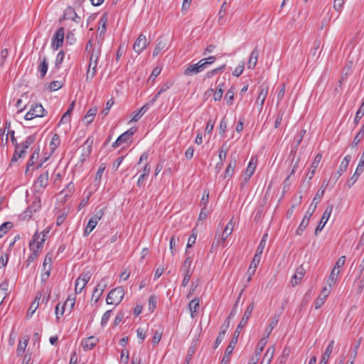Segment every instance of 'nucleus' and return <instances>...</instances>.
Instances as JSON below:
<instances>
[{
  "instance_id": "nucleus-34",
  "label": "nucleus",
  "mask_w": 364,
  "mask_h": 364,
  "mask_svg": "<svg viewBox=\"0 0 364 364\" xmlns=\"http://www.w3.org/2000/svg\"><path fill=\"white\" fill-rule=\"evenodd\" d=\"M166 46V43L162 38L157 39V43L153 50V57L157 56Z\"/></svg>"
},
{
  "instance_id": "nucleus-51",
  "label": "nucleus",
  "mask_w": 364,
  "mask_h": 364,
  "mask_svg": "<svg viewBox=\"0 0 364 364\" xmlns=\"http://www.w3.org/2000/svg\"><path fill=\"white\" fill-rule=\"evenodd\" d=\"M284 113L285 110L283 109H280L278 110L274 122V128L277 129L281 125Z\"/></svg>"
},
{
  "instance_id": "nucleus-54",
  "label": "nucleus",
  "mask_w": 364,
  "mask_h": 364,
  "mask_svg": "<svg viewBox=\"0 0 364 364\" xmlns=\"http://www.w3.org/2000/svg\"><path fill=\"white\" fill-rule=\"evenodd\" d=\"M364 115V103L363 102L360 108L356 112L355 118H354V123L355 124H358L360 119Z\"/></svg>"
},
{
  "instance_id": "nucleus-32",
  "label": "nucleus",
  "mask_w": 364,
  "mask_h": 364,
  "mask_svg": "<svg viewBox=\"0 0 364 364\" xmlns=\"http://www.w3.org/2000/svg\"><path fill=\"white\" fill-rule=\"evenodd\" d=\"M261 258L258 257L257 256H254L250 267L247 269V274H250V276H254L257 267L259 265L260 262Z\"/></svg>"
},
{
  "instance_id": "nucleus-5",
  "label": "nucleus",
  "mask_w": 364,
  "mask_h": 364,
  "mask_svg": "<svg viewBox=\"0 0 364 364\" xmlns=\"http://www.w3.org/2000/svg\"><path fill=\"white\" fill-rule=\"evenodd\" d=\"M234 226H235V222L233 221V218H232L229 220V222L226 225L222 235H218V237L215 236V240L213 243V246L214 245H219L222 242H225V240L232 234Z\"/></svg>"
},
{
  "instance_id": "nucleus-36",
  "label": "nucleus",
  "mask_w": 364,
  "mask_h": 364,
  "mask_svg": "<svg viewBox=\"0 0 364 364\" xmlns=\"http://www.w3.org/2000/svg\"><path fill=\"white\" fill-rule=\"evenodd\" d=\"M60 139L58 134H54L49 144L50 154H53L57 147L60 145Z\"/></svg>"
},
{
  "instance_id": "nucleus-31",
  "label": "nucleus",
  "mask_w": 364,
  "mask_h": 364,
  "mask_svg": "<svg viewBox=\"0 0 364 364\" xmlns=\"http://www.w3.org/2000/svg\"><path fill=\"white\" fill-rule=\"evenodd\" d=\"M304 272L302 267L297 268L294 275L291 279V284L293 287L298 284L304 277Z\"/></svg>"
},
{
  "instance_id": "nucleus-37",
  "label": "nucleus",
  "mask_w": 364,
  "mask_h": 364,
  "mask_svg": "<svg viewBox=\"0 0 364 364\" xmlns=\"http://www.w3.org/2000/svg\"><path fill=\"white\" fill-rule=\"evenodd\" d=\"M340 270L332 269L327 281V284L330 287V288H331L336 284L338 278Z\"/></svg>"
},
{
  "instance_id": "nucleus-59",
  "label": "nucleus",
  "mask_w": 364,
  "mask_h": 364,
  "mask_svg": "<svg viewBox=\"0 0 364 364\" xmlns=\"http://www.w3.org/2000/svg\"><path fill=\"white\" fill-rule=\"evenodd\" d=\"M319 47H320V41H315L314 43V47L310 50V54L313 57L317 56V58H318L319 54L321 53V52H318Z\"/></svg>"
},
{
  "instance_id": "nucleus-60",
  "label": "nucleus",
  "mask_w": 364,
  "mask_h": 364,
  "mask_svg": "<svg viewBox=\"0 0 364 364\" xmlns=\"http://www.w3.org/2000/svg\"><path fill=\"white\" fill-rule=\"evenodd\" d=\"M52 261H53V253L48 252L46 255V257L44 258V261L43 263V267H48V266H50L52 268Z\"/></svg>"
},
{
  "instance_id": "nucleus-9",
  "label": "nucleus",
  "mask_w": 364,
  "mask_h": 364,
  "mask_svg": "<svg viewBox=\"0 0 364 364\" xmlns=\"http://www.w3.org/2000/svg\"><path fill=\"white\" fill-rule=\"evenodd\" d=\"M48 171H46L38 176L33 185L36 192L41 193L43 191L48 183Z\"/></svg>"
},
{
  "instance_id": "nucleus-18",
  "label": "nucleus",
  "mask_w": 364,
  "mask_h": 364,
  "mask_svg": "<svg viewBox=\"0 0 364 364\" xmlns=\"http://www.w3.org/2000/svg\"><path fill=\"white\" fill-rule=\"evenodd\" d=\"M98 341V338L92 336L82 339L81 341V346L84 350H90L96 346Z\"/></svg>"
},
{
  "instance_id": "nucleus-40",
  "label": "nucleus",
  "mask_w": 364,
  "mask_h": 364,
  "mask_svg": "<svg viewBox=\"0 0 364 364\" xmlns=\"http://www.w3.org/2000/svg\"><path fill=\"white\" fill-rule=\"evenodd\" d=\"M198 67L196 64H189L183 72V74L186 76H192L193 75L199 73Z\"/></svg>"
},
{
  "instance_id": "nucleus-44",
  "label": "nucleus",
  "mask_w": 364,
  "mask_h": 364,
  "mask_svg": "<svg viewBox=\"0 0 364 364\" xmlns=\"http://www.w3.org/2000/svg\"><path fill=\"white\" fill-rule=\"evenodd\" d=\"M48 68V63L47 62L46 58L44 57L43 61L40 63L38 66V71L40 73L41 77L43 78L45 77Z\"/></svg>"
},
{
  "instance_id": "nucleus-57",
  "label": "nucleus",
  "mask_w": 364,
  "mask_h": 364,
  "mask_svg": "<svg viewBox=\"0 0 364 364\" xmlns=\"http://www.w3.org/2000/svg\"><path fill=\"white\" fill-rule=\"evenodd\" d=\"M228 9V5H227V3L226 2H224L221 7H220V9L219 11V13H218V22L222 24L223 22H222V19L224 18V16H225V14H226V10Z\"/></svg>"
},
{
  "instance_id": "nucleus-55",
  "label": "nucleus",
  "mask_w": 364,
  "mask_h": 364,
  "mask_svg": "<svg viewBox=\"0 0 364 364\" xmlns=\"http://www.w3.org/2000/svg\"><path fill=\"white\" fill-rule=\"evenodd\" d=\"M97 223H95V222L92 220H89L88 223L85 228V232H84V236H87L90 235V233L94 230V228L96 227Z\"/></svg>"
},
{
  "instance_id": "nucleus-24",
  "label": "nucleus",
  "mask_w": 364,
  "mask_h": 364,
  "mask_svg": "<svg viewBox=\"0 0 364 364\" xmlns=\"http://www.w3.org/2000/svg\"><path fill=\"white\" fill-rule=\"evenodd\" d=\"M173 85V81H167L165 82L157 92V93L154 96V97L150 100L151 105H154V103L158 100L159 97L166 91H167Z\"/></svg>"
},
{
  "instance_id": "nucleus-2",
  "label": "nucleus",
  "mask_w": 364,
  "mask_h": 364,
  "mask_svg": "<svg viewBox=\"0 0 364 364\" xmlns=\"http://www.w3.org/2000/svg\"><path fill=\"white\" fill-rule=\"evenodd\" d=\"M101 42H98L97 49H93L92 53L90 57V63L88 65L87 70L86 73V81L91 80L96 74L97 66L98 64V59L101 54Z\"/></svg>"
},
{
  "instance_id": "nucleus-61",
  "label": "nucleus",
  "mask_w": 364,
  "mask_h": 364,
  "mask_svg": "<svg viewBox=\"0 0 364 364\" xmlns=\"http://www.w3.org/2000/svg\"><path fill=\"white\" fill-rule=\"evenodd\" d=\"M227 152H228V147L226 146V144L225 143L221 146L220 152H219V155H218L219 159L220 161L225 160L226 156H227Z\"/></svg>"
},
{
  "instance_id": "nucleus-1",
  "label": "nucleus",
  "mask_w": 364,
  "mask_h": 364,
  "mask_svg": "<svg viewBox=\"0 0 364 364\" xmlns=\"http://www.w3.org/2000/svg\"><path fill=\"white\" fill-rule=\"evenodd\" d=\"M254 302H251L247 307L246 310L245 311V313L243 314L242 318L240 320V322L239 323L235 331L234 332V334L232 336V338L229 343L228 346H227L224 355L221 360L220 364H228L230 362V355L237 343L238 337L240 333V331L245 326L247 323L248 322V320L250 319L251 314L252 313V311L254 309Z\"/></svg>"
},
{
  "instance_id": "nucleus-48",
  "label": "nucleus",
  "mask_w": 364,
  "mask_h": 364,
  "mask_svg": "<svg viewBox=\"0 0 364 364\" xmlns=\"http://www.w3.org/2000/svg\"><path fill=\"white\" fill-rule=\"evenodd\" d=\"M14 225L11 222H5L0 225V238H1L6 232H8Z\"/></svg>"
},
{
  "instance_id": "nucleus-12",
  "label": "nucleus",
  "mask_w": 364,
  "mask_h": 364,
  "mask_svg": "<svg viewBox=\"0 0 364 364\" xmlns=\"http://www.w3.org/2000/svg\"><path fill=\"white\" fill-rule=\"evenodd\" d=\"M332 210H333V205H328L326 207L325 211L323 212L322 217H321L317 227L316 228V230H315L316 235H317L318 233L320 232L324 228L325 225L326 224L327 221L328 220V219L330 218Z\"/></svg>"
},
{
  "instance_id": "nucleus-53",
  "label": "nucleus",
  "mask_w": 364,
  "mask_h": 364,
  "mask_svg": "<svg viewBox=\"0 0 364 364\" xmlns=\"http://www.w3.org/2000/svg\"><path fill=\"white\" fill-rule=\"evenodd\" d=\"M225 65H222L221 66L215 68V69H213L210 71H208L205 75V78H211L212 77H213L215 75H216L219 72H222L223 71V70L225 69Z\"/></svg>"
},
{
  "instance_id": "nucleus-62",
  "label": "nucleus",
  "mask_w": 364,
  "mask_h": 364,
  "mask_svg": "<svg viewBox=\"0 0 364 364\" xmlns=\"http://www.w3.org/2000/svg\"><path fill=\"white\" fill-rule=\"evenodd\" d=\"M51 271V267L48 266V267H43V272L41 273V282H46L50 276Z\"/></svg>"
},
{
  "instance_id": "nucleus-15",
  "label": "nucleus",
  "mask_w": 364,
  "mask_h": 364,
  "mask_svg": "<svg viewBox=\"0 0 364 364\" xmlns=\"http://www.w3.org/2000/svg\"><path fill=\"white\" fill-rule=\"evenodd\" d=\"M46 238L45 235L40 238V234L36 231L33 235L32 240L29 242V248L30 250H40L43 248V244L45 242Z\"/></svg>"
},
{
  "instance_id": "nucleus-64",
  "label": "nucleus",
  "mask_w": 364,
  "mask_h": 364,
  "mask_svg": "<svg viewBox=\"0 0 364 364\" xmlns=\"http://www.w3.org/2000/svg\"><path fill=\"white\" fill-rule=\"evenodd\" d=\"M111 314H112V310H107L104 313V314L102 315V319H101L102 327H105L107 325V323L111 316Z\"/></svg>"
},
{
  "instance_id": "nucleus-46",
  "label": "nucleus",
  "mask_w": 364,
  "mask_h": 364,
  "mask_svg": "<svg viewBox=\"0 0 364 364\" xmlns=\"http://www.w3.org/2000/svg\"><path fill=\"white\" fill-rule=\"evenodd\" d=\"M36 139V136L35 134L28 136L24 141L19 144L20 147L26 150L35 141Z\"/></svg>"
},
{
  "instance_id": "nucleus-30",
  "label": "nucleus",
  "mask_w": 364,
  "mask_h": 364,
  "mask_svg": "<svg viewBox=\"0 0 364 364\" xmlns=\"http://www.w3.org/2000/svg\"><path fill=\"white\" fill-rule=\"evenodd\" d=\"M151 102L146 103L139 110L135 113V114L133 116L130 122H137L143 115L149 109V108L151 106Z\"/></svg>"
},
{
  "instance_id": "nucleus-8",
  "label": "nucleus",
  "mask_w": 364,
  "mask_h": 364,
  "mask_svg": "<svg viewBox=\"0 0 364 364\" xmlns=\"http://www.w3.org/2000/svg\"><path fill=\"white\" fill-rule=\"evenodd\" d=\"M91 277L90 272H82L75 281V291L76 294H80L84 289Z\"/></svg>"
},
{
  "instance_id": "nucleus-16",
  "label": "nucleus",
  "mask_w": 364,
  "mask_h": 364,
  "mask_svg": "<svg viewBox=\"0 0 364 364\" xmlns=\"http://www.w3.org/2000/svg\"><path fill=\"white\" fill-rule=\"evenodd\" d=\"M63 18L65 20H71L76 23L81 21V18L76 14L75 9L71 6H68L63 13Z\"/></svg>"
},
{
  "instance_id": "nucleus-25",
  "label": "nucleus",
  "mask_w": 364,
  "mask_h": 364,
  "mask_svg": "<svg viewBox=\"0 0 364 364\" xmlns=\"http://www.w3.org/2000/svg\"><path fill=\"white\" fill-rule=\"evenodd\" d=\"M237 164V160L235 158L231 159L229 164L228 165L226 170L224 173L223 178H231L235 172V168Z\"/></svg>"
},
{
  "instance_id": "nucleus-45",
  "label": "nucleus",
  "mask_w": 364,
  "mask_h": 364,
  "mask_svg": "<svg viewBox=\"0 0 364 364\" xmlns=\"http://www.w3.org/2000/svg\"><path fill=\"white\" fill-rule=\"evenodd\" d=\"M360 343H361V338L357 340L356 343L354 344V346L350 350V359L355 360Z\"/></svg>"
},
{
  "instance_id": "nucleus-7",
  "label": "nucleus",
  "mask_w": 364,
  "mask_h": 364,
  "mask_svg": "<svg viewBox=\"0 0 364 364\" xmlns=\"http://www.w3.org/2000/svg\"><path fill=\"white\" fill-rule=\"evenodd\" d=\"M192 267V259L191 257H187L184 260L183 264L181 268V271L183 273L184 277L182 281V286L186 287L190 281L191 274L193 272Z\"/></svg>"
},
{
  "instance_id": "nucleus-33",
  "label": "nucleus",
  "mask_w": 364,
  "mask_h": 364,
  "mask_svg": "<svg viewBox=\"0 0 364 364\" xmlns=\"http://www.w3.org/2000/svg\"><path fill=\"white\" fill-rule=\"evenodd\" d=\"M97 112V107L96 106L91 107L89 109V110L87 112L85 116L84 117V120L87 124H90L93 120Z\"/></svg>"
},
{
  "instance_id": "nucleus-13",
  "label": "nucleus",
  "mask_w": 364,
  "mask_h": 364,
  "mask_svg": "<svg viewBox=\"0 0 364 364\" xmlns=\"http://www.w3.org/2000/svg\"><path fill=\"white\" fill-rule=\"evenodd\" d=\"M149 44V42L147 41L146 36L141 33L133 45V50L139 55L146 48Z\"/></svg>"
},
{
  "instance_id": "nucleus-6",
  "label": "nucleus",
  "mask_w": 364,
  "mask_h": 364,
  "mask_svg": "<svg viewBox=\"0 0 364 364\" xmlns=\"http://www.w3.org/2000/svg\"><path fill=\"white\" fill-rule=\"evenodd\" d=\"M46 113V109L41 104L32 105L29 111L26 114L24 118L26 120H31L36 117H42Z\"/></svg>"
},
{
  "instance_id": "nucleus-10",
  "label": "nucleus",
  "mask_w": 364,
  "mask_h": 364,
  "mask_svg": "<svg viewBox=\"0 0 364 364\" xmlns=\"http://www.w3.org/2000/svg\"><path fill=\"white\" fill-rule=\"evenodd\" d=\"M64 36L65 33L64 28L63 27L58 28L57 31L55 32L52 38L51 43V47L54 50H58L60 47L63 46Z\"/></svg>"
},
{
  "instance_id": "nucleus-26",
  "label": "nucleus",
  "mask_w": 364,
  "mask_h": 364,
  "mask_svg": "<svg viewBox=\"0 0 364 364\" xmlns=\"http://www.w3.org/2000/svg\"><path fill=\"white\" fill-rule=\"evenodd\" d=\"M326 186H327V183H326V184L323 183L321 188L316 192V193L312 200V203L310 205L311 210H312V208L315 205L316 206L317 204L319 203L320 200L321 199V198L323 197V196L324 194Z\"/></svg>"
},
{
  "instance_id": "nucleus-28",
  "label": "nucleus",
  "mask_w": 364,
  "mask_h": 364,
  "mask_svg": "<svg viewBox=\"0 0 364 364\" xmlns=\"http://www.w3.org/2000/svg\"><path fill=\"white\" fill-rule=\"evenodd\" d=\"M26 150L20 147V144L15 146V150L11 163L16 162L20 158L24 157Z\"/></svg>"
},
{
  "instance_id": "nucleus-27",
  "label": "nucleus",
  "mask_w": 364,
  "mask_h": 364,
  "mask_svg": "<svg viewBox=\"0 0 364 364\" xmlns=\"http://www.w3.org/2000/svg\"><path fill=\"white\" fill-rule=\"evenodd\" d=\"M199 303V299L198 297H195L188 304V308L191 312V316L192 318H194L195 314L198 311L200 306Z\"/></svg>"
},
{
  "instance_id": "nucleus-39",
  "label": "nucleus",
  "mask_w": 364,
  "mask_h": 364,
  "mask_svg": "<svg viewBox=\"0 0 364 364\" xmlns=\"http://www.w3.org/2000/svg\"><path fill=\"white\" fill-rule=\"evenodd\" d=\"M333 348H334V341H331L322 356V358L323 359V363L325 362H328L331 355V353L333 352Z\"/></svg>"
},
{
  "instance_id": "nucleus-35",
  "label": "nucleus",
  "mask_w": 364,
  "mask_h": 364,
  "mask_svg": "<svg viewBox=\"0 0 364 364\" xmlns=\"http://www.w3.org/2000/svg\"><path fill=\"white\" fill-rule=\"evenodd\" d=\"M364 137V124L360 127L359 132L355 136L352 143L351 147L355 148L358 146V144L362 141Z\"/></svg>"
},
{
  "instance_id": "nucleus-23",
  "label": "nucleus",
  "mask_w": 364,
  "mask_h": 364,
  "mask_svg": "<svg viewBox=\"0 0 364 364\" xmlns=\"http://www.w3.org/2000/svg\"><path fill=\"white\" fill-rule=\"evenodd\" d=\"M280 315L279 314H274L272 318H271V321L269 323L267 328L264 331V337H267V338L269 337L270 334L272 333V330L277 325L279 320Z\"/></svg>"
},
{
  "instance_id": "nucleus-19",
  "label": "nucleus",
  "mask_w": 364,
  "mask_h": 364,
  "mask_svg": "<svg viewBox=\"0 0 364 364\" xmlns=\"http://www.w3.org/2000/svg\"><path fill=\"white\" fill-rule=\"evenodd\" d=\"M269 87L265 84H262L259 86V92L256 100L257 104H259L260 109L263 107L266 97L268 94Z\"/></svg>"
},
{
  "instance_id": "nucleus-38",
  "label": "nucleus",
  "mask_w": 364,
  "mask_h": 364,
  "mask_svg": "<svg viewBox=\"0 0 364 364\" xmlns=\"http://www.w3.org/2000/svg\"><path fill=\"white\" fill-rule=\"evenodd\" d=\"M197 342L196 341H193L191 346L188 348L187 354L186 355V364H189L196 350Z\"/></svg>"
},
{
  "instance_id": "nucleus-11",
  "label": "nucleus",
  "mask_w": 364,
  "mask_h": 364,
  "mask_svg": "<svg viewBox=\"0 0 364 364\" xmlns=\"http://www.w3.org/2000/svg\"><path fill=\"white\" fill-rule=\"evenodd\" d=\"M316 210V205L311 210V207L309 208L307 211L306 212L300 225H299L298 228L296 230V234L298 235H301L304 230L306 229V228L308 226L309 223L310 218L311 215H313L314 212Z\"/></svg>"
},
{
  "instance_id": "nucleus-56",
  "label": "nucleus",
  "mask_w": 364,
  "mask_h": 364,
  "mask_svg": "<svg viewBox=\"0 0 364 364\" xmlns=\"http://www.w3.org/2000/svg\"><path fill=\"white\" fill-rule=\"evenodd\" d=\"M65 58V53L63 50L60 51L55 58V66L59 69Z\"/></svg>"
},
{
  "instance_id": "nucleus-63",
  "label": "nucleus",
  "mask_w": 364,
  "mask_h": 364,
  "mask_svg": "<svg viewBox=\"0 0 364 364\" xmlns=\"http://www.w3.org/2000/svg\"><path fill=\"white\" fill-rule=\"evenodd\" d=\"M157 299L155 295H151L149 298V309L153 311L156 307Z\"/></svg>"
},
{
  "instance_id": "nucleus-43",
  "label": "nucleus",
  "mask_w": 364,
  "mask_h": 364,
  "mask_svg": "<svg viewBox=\"0 0 364 364\" xmlns=\"http://www.w3.org/2000/svg\"><path fill=\"white\" fill-rule=\"evenodd\" d=\"M28 338L26 337L24 340L20 341L18 344L17 350H16V354L18 356H21L22 353L25 351L26 348L28 343Z\"/></svg>"
},
{
  "instance_id": "nucleus-42",
  "label": "nucleus",
  "mask_w": 364,
  "mask_h": 364,
  "mask_svg": "<svg viewBox=\"0 0 364 364\" xmlns=\"http://www.w3.org/2000/svg\"><path fill=\"white\" fill-rule=\"evenodd\" d=\"M235 87L232 85L231 86L228 90L227 91L225 95V100L226 101V103L229 105H232V101L234 100L235 96Z\"/></svg>"
},
{
  "instance_id": "nucleus-3",
  "label": "nucleus",
  "mask_w": 364,
  "mask_h": 364,
  "mask_svg": "<svg viewBox=\"0 0 364 364\" xmlns=\"http://www.w3.org/2000/svg\"><path fill=\"white\" fill-rule=\"evenodd\" d=\"M124 296V289L122 287H118L112 289L107 294L106 301L107 304L117 306Z\"/></svg>"
},
{
  "instance_id": "nucleus-58",
  "label": "nucleus",
  "mask_w": 364,
  "mask_h": 364,
  "mask_svg": "<svg viewBox=\"0 0 364 364\" xmlns=\"http://www.w3.org/2000/svg\"><path fill=\"white\" fill-rule=\"evenodd\" d=\"M9 287V283L6 280L4 281L0 284V296H2L3 298H6L7 295Z\"/></svg>"
},
{
  "instance_id": "nucleus-29",
  "label": "nucleus",
  "mask_w": 364,
  "mask_h": 364,
  "mask_svg": "<svg viewBox=\"0 0 364 364\" xmlns=\"http://www.w3.org/2000/svg\"><path fill=\"white\" fill-rule=\"evenodd\" d=\"M42 296V292H37L36 296L35 297V300L33 302L31 303L30 305L29 309L27 313L28 316H31L33 313L36 311V310L38 309L39 305V300L41 299V297Z\"/></svg>"
},
{
  "instance_id": "nucleus-17",
  "label": "nucleus",
  "mask_w": 364,
  "mask_h": 364,
  "mask_svg": "<svg viewBox=\"0 0 364 364\" xmlns=\"http://www.w3.org/2000/svg\"><path fill=\"white\" fill-rule=\"evenodd\" d=\"M41 208V200L39 196L35 198V200L33 201L32 204L29 205L25 212L23 213V215H31Z\"/></svg>"
},
{
  "instance_id": "nucleus-14",
  "label": "nucleus",
  "mask_w": 364,
  "mask_h": 364,
  "mask_svg": "<svg viewBox=\"0 0 364 364\" xmlns=\"http://www.w3.org/2000/svg\"><path fill=\"white\" fill-rule=\"evenodd\" d=\"M107 287V279L106 277L102 278L93 291L92 300L95 299V302L97 303Z\"/></svg>"
},
{
  "instance_id": "nucleus-41",
  "label": "nucleus",
  "mask_w": 364,
  "mask_h": 364,
  "mask_svg": "<svg viewBox=\"0 0 364 364\" xmlns=\"http://www.w3.org/2000/svg\"><path fill=\"white\" fill-rule=\"evenodd\" d=\"M321 158H322V155L321 154H318L315 158H314V160L313 161L311 165V168H310V170L309 171L311 173V176H309V178L311 179L313 176V175L314 174L316 168H318V164L321 160Z\"/></svg>"
},
{
  "instance_id": "nucleus-20",
  "label": "nucleus",
  "mask_w": 364,
  "mask_h": 364,
  "mask_svg": "<svg viewBox=\"0 0 364 364\" xmlns=\"http://www.w3.org/2000/svg\"><path fill=\"white\" fill-rule=\"evenodd\" d=\"M107 23V14H103L100 18V24L101 26L100 31L99 34L97 36V39H98V42H101V45L102 44V41L104 40V36L106 31V26Z\"/></svg>"
},
{
  "instance_id": "nucleus-49",
  "label": "nucleus",
  "mask_w": 364,
  "mask_h": 364,
  "mask_svg": "<svg viewBox=\"0 0 364 364\" xmlns=\"http://www.w3.org/2000/svg\"><path fill=\"white\" fill-rule=\"evenodd\" d=\"M104 208H96L94 215L90 219L93 220L95 223H97L98 221L104 216Z\"/></svg>"
},
{
  "instance_id": "nucleus-22",
  "label": "nucleus",
  "mask_w": 364,
  "mask_h": 364,
  "mask_svg": "<svg viewBox=\"0 0 364 364\" xmlns=\"http://www.w3.org/2000/svg\"><path fill=\"white\" fill-rule=\"evenodd\" d=\"M257 166L256 161H255L254 158H252L247 165L245 171V183L247 182V181L250 178Z\"/></svg>"
},
{
  "instance_id": "nucleus-52",
  "label": "nucleus",
  "mask_w": 364,
  "mask_h": 364,
  "mask_svg": "<svg viewBox=\"0 0 364 364\" xmlns=\"http://www.w3.org/2000/svg\"><path fill=\"white\" fill-rule=\"evenodd\" d=\"M267 340L268 338L267 337H264L263 336L259 341V343H258V346H257V348L256 350V355H259L261 354V353L262 352L263 350V348L264 347V346L267 344Z\"/></svg>"
},
{
  "instance_id": "nucleus-50",
  "label": "nucleus",
  "mask_w": 364,
  "mask_h": 364,
  "mask_svg": "<svg viewBox=\"0 0 364 364\" xmlns=\"http://www.w3.org/2000/svg\"><path fill=\"white\" fill-rule=\"evenodd\" d=\"M227 82H229V81L227 80L225 77H218L215 82L216 89L220 90L224 92L225 89L227 87Z\"/></svg>"
},
{
  "instance_id": "nucleus-4",
  "label": "nucleus",
  "mask_w": 364,
  "mask_h": 364,
  "mask_svg": "<svg viewBox=\"0 0 364 364\" xmlns=\"http://www.w3.org/2000/svg\"><path fill=\"white\" fill-rule=\"evenodd\" d=\"M136 129L134 127H132L127 132H124L121 135H119L116 141L112 144V147L116 148L117 146L127 144L129 142L132 141V136L136 132Z\"/></svg>"
},
{
  "instance_id": "nucleus-21",
  "label": "nucleus",
  "mask_w": 364,
  "mask_h": 364,
  "mask_svg": "<svg viewBox=\"0 0 364 364\" xmlns=\"http://www.w3.org/2000/svg\"><path fill=\"white\" fill-rule=\"evenodd\" d=\"M259 57V50L257 47H255L254 50L251 52L250 55L248 62H247V68L248 69H254L257 63V60Z\"/></svg>"
},
{
  "instance_id": "nucleus-47",
  "label": "nucleus",
  "mask_w": 364,
  "mask_h": 364,
  "mask_svg": "<svg viewBox=\"0 0 364 364\" xmlns=\"http://www.w3.org/2000/svg\"><path fill=\"white\" fill-rule=\"evenodd\" d=\"M75 304V299L69 296L62 306V309H68V311L71 312Z\"/></svg>"
}]
</instances>
